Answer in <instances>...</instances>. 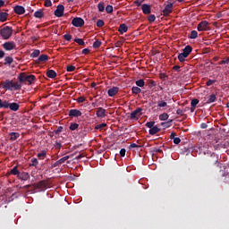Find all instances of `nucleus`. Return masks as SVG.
<instances>
[{
  "mask_svg": "<svg viewBox=\"0 0 229 229\" xmlns=\"http://www.w3.org/2000/svg\"><path fill=\"white\" fill-rule=\"evenodd\" d=\"M0 86L4 90H21L22 85L19 82H14L13 81L5 80L0 82Z\"/></svg>",
  "mask_w": 229,
  "mask_h": 229,
  "instance_id": "1",
  "label": "nucleus"
},
{
  "mask_svg": "<svg viewBox=\"0 0 229 229\" xmlns=\"http://www.w3.org/2000/svg\"><path fill=\"white\" fill-rule=\"evenodd\" d=\"M18 81L20 83H29V85H33L37 81V77L33 74L28 75L26 72H21L18 75Z\"/></svg>",
  "mask_w": 229,
  "mask_h": 229,
  "instance_id": "2",
  "label": "nucleus"
},
{
  "mask_svg": "<svg viewBox=\"0 0 229 229\" xmlns=\"http://www.w3.org/2000/svg\"><path fill=\"white\" fill-rule=\"evenodd\" d=\"M191 53H192V47H191V45H188L183 48L182 53L178 55L179 62L183 64V62H185V58H187V56H189Z\"/></svg>",
  "mask_w": 229,
  "mask_h": 229,
  "instance_id": "3",
  "label": "nucleus"
},
{
  "mask_svg": "<svg viewBox=\"0 0 229 229\" xmlns=\"http://www.w3.org/2000/svg\"><path fill=\"white\" fill-rule=\"evenodd\" d=\"M0 35L4 40H8V38L13 35V29H12V27L6 26L0 30Z\"/></svg>",
  "mask_w": 229,
  "mask_h": 229,
  "instance_id": "4",
  "label": "nucleus"
},
{
  "mask_svg": "<svg viewBox=\"0 0 229 229\" xmlns=\"http://www.w3.org/2000/svg\"><path fill=\"white\" fill-rule=\"evenodd\" d=\"M142 115V107H137L131 113L129 119L131 121H137Z\"/></svg>",
  "mask_w": 229,
  "mask_h": 229,
  "instance_id": "5",
  "label": "nucleus"
},
{
  "mask_svg": "<svg viewBox=\"0 0 229 229\" xmlns=\"http://www.w3.org/2000/svg\"><path fill=\"white\" fill-rule=\"evenodd\" d=\"M208 163L210 165H216V167H219V157L217 156V154L212 153L208 158Z\"/></svg>",
  "mask_w": 229,
  "mask_h": 229,
  "instance_id": "6",
  "label": "nucleus"
},
{
  "mask_svg": "<svg viewBox=\"0 0 229 229\" xmlns=\"http://www.w3.org/2000/svg\"><path fill=\"white\" fill-rule=\"evenodd\" d=\"M72 24L75 28H83V26H85V21L82 18L75 17L72 21Z\"/></svg>",
  "mask_w": 229,
  "mask_h": 229,
  "instance_id": "7",
  "label": "nucleus"
},
{
  "mask_svg": "<svg viewBox=\"0 0 229 229\" xmlns=\"http://www.w3.org/2000/svg\"><path fill=\"white\" fill-rule=\"evenodd\" d=\"M208 24L209 23L207 21H200L197 26L198 31H208Z\"/></svg>",
  "mask_w": 229,
  "mask_h": 229,
  "instance_id": "8",
  "label": "nucleus"
},
{
  "mask_svg": "<svg viewBox=\"0 0 229 229\" xmlns=\"http://www.w3.org/2000/svg\"><path fill=\"white\" fill-rule=\"evenodd\" d=\"M64 12H65V7L64 4H59L54 12V14L55 17H64Z\"/></svg>",
  "mask_w": 229,
  "mask_h": 229,
  "instance_id": "9",
  "label": "nucleus"
},
{
  "mask_svg": "<svg viewBox=\"0 0 229 229\" xmlns=\"http://www.w3.org/2000/svg\"><path fill=\"white\" fill-rule=\"evenodd\" d=\"M3 47L4 49H5V51H12L13 49H15L16 45L15 42L12 41H7L5 43L3 44Z\"/></svg>",
  "mask_w": 229,
  "mask_h": 229,
  "instance_id": "10",
  "label": "nucleus"
},
{
  "mask_svg": "<svg viewBox=\"0 0 229 229\" xmlns=\"http://www.w3.org/2000/svg\"><path fill=\"white\" fill-rule=\"evenodd\" d=\"M13 12L17 15H24V13H26V9H24V6L22 5H16L13 7Z\"/></svg>",
  "mask_w": 229,
  "mask_h": 229,
  "instance_id": "11",
  "label": "nucleus"
},
{
  "mask_svg": "<svg viewBox=\"0 0 229 229\" xmlns=\"http://www.w3.org/2000/svg\"><path fill=\"white\" fill-rule=\"evenodd\" d=\"M170 13H173V3L166 4L163 10V15L165 17H167Z\"/></svg>",
  "mask_w": 229,
  "mask_h": 229,
  "instance_id": "12",
  "label": "nucleus"
},
{
  "mask_svg": "<svg viewBox=\"0 0 229 229\" xmlns=\"http://www.w3.org/2000/svg\"><path fill=\"white\" fill-rule=\"evenodd\" d=\"M81 111L78 109H71L68 113L69 117H81Z\"/></svg>",
  "mask_w": 229,
  "mask_h": 229,
  "instance_id": "13",
  "label": "nucleus"
},
{
  "mask_svg": "<svg viewBox=\"0 0 229 229\" xmlns=\"http://www.w3.org/2000/svg\"><path fill=\"white\" fill-rule=\"evenodd\" d=\"M97 117H99L100 119H103L104 117H106V110L103 107H98L97 109Z\"/></svg>",
  "mask_w": 229,
  "mask_h": 229,
  "instance_id": "14",
  "label": "nucleus"
},
{
  "mask_svg": "<svg viewBox=\"0 0 229 229\" xmlns=\"http://www.w3.org/2000/svg\"><path fill=\"white\" fill-rule=\"evenodd\" d=\"M119 93V88L118 87H113L107 90V95L109 98H114V96L117 95Z\"/></svg>",
  "mask_w": 229,
  "mask_h": 229,
  "instance_id": "15",
  "label": "nucleus"
},
{
  "mask_svg": "<svg viewBox=\"0 0 229 229\" xmlns=\"http://www.w3.org/2000/svg\"><path fill=\"white\" fill-rule=\"evenodd\" d=\"M141 10L145 15H149V13H151V5L143 4L141 5Z\"/></svg>",
  "mask_w": 229,
  "mask_h": 229,
  "instance_id": "16",
  "label": "nucleus"
},
{
  "mask_svg": "<svg viewBox=\"0 0 229 229\" xmlns=\"http://www.w3.org/2000/svg\"><path fill=\"white\" fill-rule=\"evenodd\" d=\"M49 60L48 55H41L35 61L36 64H42L44 62H47Z\"/></svg>",
  "mask_w": 229,
  "mask_h": 229,
  "instance_id": "17",
  "label": "nucleus"
},
{
  "mask_svg": "<svg viewBox=\"0 0 229 229\" xmlns=\"http://www.w3.org/2000/svg\"><path fill=\"white\" fill-rule=\"evenodd\" d=\"M8 108L12 111V112H18L19 108H21V106L15 102L13 103H9V106Z\"/></svg>",
  "mask_w": 229,
  "mask_h": 229,
  "instance_id": "18",
  "label": "nucleus"
},
{
  "mask_svg": "<svg viewBox=\"0 0 229 229\" xmlns=\"http://www.w3.org/2000/svg\"><path fill=\"white\" fill-rule=\"evenodd\" d=\"M18 178L19 180H22L23 182H26L30 180V174H28V172L20 173L18 175Z\"/></svg>",
  "mask_w": 229,
  "mask_h": 229,
  "instance_id": "19",
  "label": "nucleus"
},
{
  "mask_svg": "<svg viewBox=\"0 0 229 229\" xmlns=\"http://www.w3.org/2000/svg\"><path fill=\"white\" fill-rule=\"evenodd\" d=\"M118 31L120 35H124L128 31V26L126 24L123 23L119 26Z\"/></svg>",
  "mask_w": 229,
  "mask_h": 229,
  "instance_id": "20",
  "label": "nucleus"
},
{
  "mask_svg": "<svg viewBox=\"0 0 229 229\" xmlns=\"http://www.w3.org/2000/svg\"><path fill=\"white\" fill-rule=\"evenodd\" d=\"M159 132H160V128H158V126L157 125H155L148 131L149 135H157V133H159Z\"/></svg>",
  "mask_w": 229,
  "mask_h": 229,
  "instance_id": "21",
  "label": "nucleus"
},
{
  "mask_svg": "<svg viewBox=\"0 0 229 229\" xmlns=\"http://www.w3.org/2000/svg\"><path fill=\"white\" fill-rule=\"evenodd\" d=\"M10 135V140H17L20 137H21V134L19 132H10L9 133Z\"/></svg>",
  "mask_w": 229,
  "mask_h": 229,
  "instance_id": "22",
  "label": "nucleus"
},
{
  "mask_svg": "<svg viewBox=\"0 0 229 229\" xmlns=\"http://www.w3.org/2000/svg\"><path fill=\"white\" fill-rule=\"evenodd\" d=\"M47 78L55 79L57 76V74L56 72H55V70H48L47 71Z\"/></svg>",
  "mask_w": 229,
  "mask_h": 229,
  "instance_id": "23",
  "label": "nucleus"
},
{
  "mask_svg": "<svg viewBox=\"0 0 229 229\" xmlns=\"http://www.w3.org/2000/svg\"><path fill=\"white\" fill-rule=\"evenodd\" d=\"M38 160H44V158H46V157H47V151L46 150H41L40 153H38L37 155Z\"/></svg>",
  "mask_w": 229,
  "mask_h": 229,
  "instance_id": "24",
  "label": "nucleus"
},
{
  "mask_svg": "<svg viewBox=\"0 0 229 229\" xmlns=\"http://www.w3.org/2000/svg\"><path fill=\"white\" fill-rule=\"evenodd\" d=\"M12 64H13V57L12 56H6L4 57V65H12Z\"/></svg>",
  "mask_w": 229,
  "mask_h": 229,
  "instance_id": "25",
  "label": "nucleus"
},
{
  "mask_svg": "<svg viewBox=\"0 0 229 229\" xmlns=\"http://www.w3.org/2000/svg\"><path fill=\"white\" fill-rule=\"evenodd\" d=\"M7 19H8L7 13H0V22H6Z\"/></svg>",
  "mask_w": 229,
  "mask_h": 229,
  "instance_id": "26",
  "label": "nucleus"
},
{
  "mask_svg": "<svg viewBox=\"0 0 229 229\" xmlns=\"http://www.w3.org/2000/svg\"><path fill=\"white\" fill-rule=\"evenodd\" d=\"M217 99V98L216 97V94H211L208 100H207V103L208 105H210V103H215V101Z\"/></svg>",
  "mask_w": 229,
  "mask_h": 229,
  "instance_id": "27",
  "label": "nucleus"
},
{
  "mask_svg": "<svg viewBox=\"0 0 229 229\" xmlns=\"http://www.w3.org/2000/svg\"><path fill=\"white\" fill-rule=\"evenodd\" d=\"M31 164L30 165V167H35L37 169L38 165V159H37L36 157H32L30 159Z\"/></svg>",
  "mask_w": 229,
  "mask_h": 229,
  "instance_id": "28",
  "label": "nucleus"
},
{
  "mask_svg": "<svg viewBox=\"0 0 229 229\" xmlns=\"http://www.w3.org/2000/svg\"><path fill=\"white\" fill-rule=\"evenodd\" d=\"M34 17H36V19H42V17H44V12L42 10L35 12Z\"/></svg>",
  "mask_w": 229,
  "mask_h": 229,
  "instance_id": "29",
  "label": "nucleus"
},
{
  "mask_svg": "<svg viewBox=\"0 0 229 229\" xmlns=\"http://www.w3.org/2000/svg\"><path fill=\"white\" fill-rule=\"evenodd\" d=\"M140 92H142V89H140V88H139V86H133L131 88V93L132 94H140Z\"/></svg>",
  "mask_w": 229,
  "mask_h": 229,
  "instance_id": "30",
  "label": "nucleus"
},
{
  "mask_svg": "<svg viewBox=\"0 0 229 229\" xmlns=\"http://www.w3.org/2000/svg\"><path fill=\"white\" fill-rule=\"evenodd\" d=\"M38 56H40V50L35 49V50L30 54V58H38Z\"/></svg>",
  "mask_w": 229,
  "mask_h": 229,
  "instance_id": "31",
  "label": "nucleus"
},
{
  "mask_svg": "<svg viewBox=\"0 0 229 229\" xmlns=\"http://www.w3.org/2000/svg\"><path fill=\"white\" fill-rule=\"evenodd\" d=\"M21 174V172H19V169L17 168V166H14L12 170H11V174H13L14 176H17V178L19 177V174Z\"/></svg>",
  "mask_w": 229,
  "mask_h": 229,
  "instance_id": "32",
  "label": "nucleus"
},
{
  "mask_svg": "<svg viewBox=\"0 0 229 229\" xmlns=\"http://www.w3.org/2000/svg\"><path fill=\"white\" fill-rule=\"evenodd\" d=\"M69 128L72 131H74L75 130H78V128H80V124H78L76 123H72L70 124Z\"/></svg>",
  "mask_w": 229,
  "mask_h": 229,
  "instance_id": "33",
  "label": "nucleus"
},
{
  "mask_svg": "<svg viewBox=\"0 0 229 229\" xmlns=\"http://www.w3.org/2000/svg\"><path fill=\"white\" fill-rule=\"evenodd\" d=\"M71 158V156H65L64 157H62L61 159L58 160L60 165H62V164H65V162H67V160H69Z\"/></svg>",
  "mask_w": 229,
  "mask_h": 229,
  "instance_id": "34",
  "label": "nucleus"
},
{
  "mask_svg": "<svg viewBox=\"0 0 229 229\" xmlns=\"http://www.w3.org/2000/svg\"><path fill=\"white\" fill-rule=\"evenodd\" d=\"M135 83H136L137 87H140V88H142V87H144V85H146L144 79L138 80V81H136Z\"/></svg>",
  "mask_w": 229,
  "mask_h": 229,
  "instance_id": "35",
  "label": "nucleus"
},
{
  "mask_svg": "<svg viewBox=\"0 0 229 229\" xmlns=\"http://www.w3.org/2000/svg\"><path fill=\"white\" fill-rule=\"evenodd\" d=\"M157 106L159 108H165V106H167V102L164 101V100H159L157 102Z\"/></svg>",
  "mask_w": 229,
  "mask_h": 229,
  "instance_id": "36",
  "label": "nucleus"
},
{
  "mask_svg": "<svg viewBox=\"0 0 229 229\" xmlns=\"http://www.w3.org/2000/svg\"><path fill=\"white\" fill-rule=\"evenodd\" d=\"M159 119L160 121H167V119H169V114H167V113H164L159 115Z\"/></svg>",
  "mask_w": 229,
  "mask_h": 229,
  "instance_id": "37",
  "label": "nucleus"
},
{
  "mask_svg": "<svg viewBox=\"0 0 229 229\" xmlns=\"http://www.w3.org/2000/svg\"><path fill=\"white\" fill-rule=\"evenodd\" d=\"M98 12H105V3L100 2L98 4Z\"/></svg>",
  "mask_w": 229,
  "mask_h": 229,
  "instance_id": "38",
  "label": "nucleus"
},
{
  "mask_svg": "<svg viewBox=\"0 0 229 229\" xmlns=\"http://www.w3.org/2000/svg\"><path fill=\"white\" fill-rule=\"evenodd\" d=\"M64 131V127L63 126H59L57 128V130H55L53 131V133H55V135H59L60 133H62Z\"/></svg>",
  "mask_w": 229,
  "mask_h": 229,
  "instance_id": "39",
  "label": "nucleus"
},
{
  "mask_svg": "<svg viewBox=\"0 0 229 229\" xmlns=\"http://www.w3.org/2000/svg\"><path fill=\"white\" fill-rule=\"evenodd\" d=\"M105 128H106V123H100V124H98L96 127H95V130H104Z\"/></svg>",
  "mask_w": 229,
  "mask_h": 229,
  "instance_id": "40",
  "label": "nucleus"
},
{
  "mask_svg": "<svg viewBox=\"0 0 229 229\" xmlns=\"http://www.w3.org/2000/svg\"><path fill=\"white\" fill-rule=\"evenodd\" d=\"M190 38H191V39L198 38V31L197 30H192L191 32Z\"/></svg>",
  "mask_w": 229,
  "mask_h": 229,
  "instance_id": "41",
  "label": "nucleus"
},
{
  "mask_svg": "<svg viewBox=\"0 0 229 229\" xmlns=\"http://www.w3.org/2000/svg\"><path fill=\"white\" fill-rule=\"evenodd\" d=\"M73 41L76 42V44H79V46H85V41L81 38H74Z\"/></svg>",
  "mask_w": 229,
  "mask_h": 229,
  "instance_id": "42",
  "label": "nucleus"
},
{
  "mask_svg": "<svg viewBox=\"0 0 229 229\" xmlns=\"http://www.w3.org/2000/svg\"><path fill=\"white\" fill-rule=\"evenodd\" d=\"M93 47H94V49H98V48L101 47V41L96 40V41L93 43Z\"/></svg>",
  "mask_w": 229,
  "mask_h": 229,
  "instance_id": "43",
  "label": "nucleus"
},
{
  "mask_svg": "<svg viewBox=\"0 0 229 229\" xmlns=\"http://www.w3.org/2000/svg\"><path fill=\"white\" fill-rule=\"evenodd\" d=\"M63 37L67 42H71V40H72V36L71 34H64Z\"/></svg>",
  "mask_w": 229,
  "mask_h": 229,
  "instance_id": "44",
  "label": "nucleus"
},
{
  "mask_svg": "<svg viewBox=\"0 0 229 229\" xmlns=\"http://www.w3.org/2000/svg\"><path fill=\"white\" fill-rule=\"evenodd\" d=\"M199 103V99L194 98L191 102V106H195L196 107Z\"/></svg>",
  "mask_w": 229,
  "mask_h": 229,
  "instance_id": "45",
  "label": "nucleus"
},
{
  "mask_svg": "<svg viewBox=\"0 0 229 229\" xmlns=\"http://www.w3.org/2000/svg\"><path fill=\"white\" fill-rule=\"evenodd\" d=\"M67 72H73V71H76V66L69 65L66 68Z\"/></svg>",
  "mask_w": 229,
  "mask_h": 229,
  "instance_id": "46",
  "label": "nucleus"
},
{
  "mask_svg": "<svg viewBox=\"0 0 229 229\" xmlns=\"http://www.w3.org/2000/svg\"><path fill=\"white\" fill-rule=\"evenodd\" d=\"M106 13H112L114 12V6H112V5H107V6L106 7Z\"/></svg>",
  "mask_w": 229,
  "mask_h": 229,
  "instance_id": "47",
  "label": "nucleus"
},
{
  "mask_svg": "<svg viewBox=\"0 0 229 229\" xmlns=\"http://www.w3.org/2000/svg\"><path fill=\"white\" fill-rule=\"evenodd\" d=\"M10 105V102H8L7 100H2V108H8Z\"/></svg>",
  "mask_w": 229,
  "mask_h": 229,
  "instance_id": "48",
  "label": "nucleus"
},
{
  "mask_svg": "<svg viewBox=\"0 0 229 229\" xmlns=\"http://www.w3.org/2000/svg\"><path fill=\"white\" fill-rule=\"evenodd\" d=\"M159 78H160V80H162L163 81H165L167 80L168 76H167V74H165V72H163V73H160V74H159Z\"/></svg>",
  "mask_w": 229,
  "mask_h": 229,
  "instance_id": "49",
  "label": "nucleus"
},
{
  "mask_svg": "<svg viewBox=\"0 0 229 229\" xmlns=\"http://www.w3.org/2000/svg\"><path fill=\"white\" fill-rule=\"evenodd\" d=\"M97 26H98V28H103V26H105V21H103V20H98V21H97Z\"/></svg>",
  "mask_w": 229,
  "mask_h": 229,
  "instance_id": "50",
  "label": "nucleus"
},
{
  "mask_svg": "<svg viewBox=\"0 0 229 229\" xmlns=\"http://www.w3.org/2000/svg\"><path fill=\"white\" fill-rule=\"evenodd\" d=\"M148 87H149V89H153V87H157V82L153 80H150L148 81Z\"/></svg>",
  "mask_w": 229,
  "mask_h": 229,
  "instance_id": "51",
  "label": "nucleus"
},
{
  "mask_svg": "<svg viewBox=\"0 0 229 229\" xmlns=\"http://www.w3.org/2000/svg\"><path fill=\"white\" fill-rule=\"evenodd\" d=\"M171 123H173V120H170L166 123H162L161 125L164 126V128H169V126H171Z\"/></svg>",
  "mask_w": 229,
  "mask_h": 229,
  "instance_id": "52",
  "label": "nucleus"
},
{
  "mask_svg": "<svg viewBox=\"0 0 229 229\" xmlns=\"http://www.w3.org/2000/svg\"><path fill=\"white\" fill-rule=\"evenodd\" d=\"M147 128H149V130H151V128L155 127V122H148L146 123Z\"/></svg>",
  "mask_w": 229,
  "mask_h": 229,
  "instance_id": "53",
  "label": "nucleus"
},
{
  "mask_svg": "<svg viewBox=\"0 0 229 229\" xmlns=\"http://www.w3.org/2000/svg\"><path fill=\"white\" fill-rule=\"evenodd\" d=\"M156 20H157V16H155V14H150L148 16L149 22H155Z\"/></svg>",
  "mask_w": 229,
  "mask_h": 229,
  "instance_id": "54",
  "label": "nucleus"
},
{
  "mask_svg": "<svg viewBox=\"0 0 229 229\" xmlns=\"http://www.w3.org/2000/svg\"><path fill=\"white\" fill-rule=\"evenodd\" d=\"M214 83H216V80H208L207 82H206V85L207 87H210L211 85H214Z\"/></svg>",
  "mask_w": 229,
  "mask_h": 229,
  "instance_id": "55",
  "label": "nucleus"
},
{
  "mask_svg": "<svg viewBox=\"0 0 229 229\" xmlns=\"http://www.w3.org/2000/svg\"><path fill=\"white\" fill-rule=\"evenodd\" d=\"M226 64H229V56L226 58V59H224L222 60L220 63H219V65H225Z\"/></svg>",
  "mask_w": 229,
  "mask_h": 229,
  "instance_id": "56",
  "label": "nucleus"
},
{
  "mask_svg": "<svg viewBox=\"0 0 229 229\" xmlns=\"http://www.w3.org/2000/svg\"><path fill=\"white\" fill-rule=\"evenodd\" d=\"M86 99H87V98H85V97H79V98H77V102H78V103H85Z\"/></svg>",
  "mask_w": 229,
  "mask_h": 229,
  "instance_id": "57",
  "label": "nucleus"
},
{
  "mask_svg": "<svg viewBox=\"0 0 229 229\" xmlns=\"http://www.w3.org/2000/svg\"><path fill=\"white\" fill-rule=\"evenodd\" d=\"M45 6H47V8H49V6H53V3L51 2V0H46Z\"/></svg>",
  "mask_w": 229,
  "mask_h": 229,
  "instance_id": "58",
  "label": "nucleus"
},
{
  "mask_svg": "<svg viewBox=\"0 0 229 229\" xmlns=\"http://www.w3.org/2000/svg\"><path fill=\"white\" fill-rule=\"evenodd\" d=\"M142 3H144V0H136L134 2V4H136V6H140Z\"/></svg>",
  "mask_w": 229,
  "mask_h": 229,
  "instance_id": "59",
  "label": "nucleus"
},
{
  "mask_svg": "<svg viewBox=\"0 0 229 229\" xmlns=\"http://www.w3.org/2000/svg\"><path fill=\"white\" fill-rule=\"evenodd\" d=\"M120 156L121 157H126V148H122L120 150Z\"/></svg>",
  "mask_w": 229,
  "mask_h": 229,
  "instance_id": "60",
  "label": "nucleus"
},
{
  "mask_svg": "<svg viewBox=\"0 0 229 229\" xmlns=\"http://www.w3.org/2000/svg\"><path fill=\"white\" fill-rule=\"evenodd\" d=\"M173 140L174 144H180L182 142V140L180 138H174Z\"/></svg>",
  "mask_w": 229,
  "mask_h": 229,
  "instance_id": "61",
  "label": "nucleus"
},
{
  "mask_svg": "<svg viewBox=\"0 0 229 229\" xmlns=\"http://www.w3.org/2000/svg\"><path fill=\"white\" fill-rule=\"evenodd\" d=\"M89 53H90V49H89V48H84L82 50V55H89Z\"/></svg>",
  "mask_w": 229,
  "mask_h": 229,
  "instance_id": "62",
  "label": "nucleus"
},
{
  "mask_svg": "<svg viewBox=\"0 0 229 229\" xmlns=\"http://www.w3.org/2000/svg\"><path fill=\"white\" fill-rule=\"evenodd\" d=\"M170 139L171 140H174V139H176V132H172L170 135Z\"/></svg>",
  "mask_w": 229,
  "mask_h": 229,
  "instance_id": "63",
  "label": "nucleus"
},
{
  "mask_svg": "<svg viewBox=\"0 0 229 229\" xmlns=\"http://www.w3.org/2000/svg\"><path fill=\"white\" fill-rule=\"evenodd\" d=\"M173 70H174V71H177L178 72H180V66H179V65H174V66L173 67Z\"/></svg>",
  "mask_w": 229,
  "mask_h": 229,
  "instance_id": "64",
  "label": "nucleus"
}]
</instances>
